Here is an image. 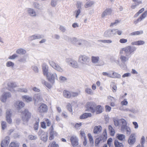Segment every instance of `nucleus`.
Returning <instances> with one entry per match:
<instances>
[{
    "label": "nucleus",
    "instance_id": "nucleus-1",
    "mask_svg": "<svg viewBox=\"0 0 147 147\" xmlns=\"http://www.w3.org/2000/svg\"><path fill=\"white\" fill-rule=\"evenodd\" d=\"M120 55L119 56V59L120 60L122 64L119 65L121 68L123 69H125L127 67L126 63L128 62L129 59L130 57L126 55L123 54V51H120Z\"/></svg>",
    "mask_w": 147,
    "mask_h": 147
},
{
    "label": "nucleus",
    "instance_id": "nucleus-2",
    "mask_svg": "<svg viewBox=\"0 0 147 147\" xmlns=\"http://www.w3.org/2000/svg\"><path fill=\"white\" fill-rule=\"evenodd\" d=\"M136 48L134 46H127L122 49V51L124 52V54L131 57V55L136 50Z\"/></svg>",
    "mask_w": 147,
    "mask_h": 147
},
{
    "label": "nucleus",
    "instance_id": "nucleus-3",
    "mask_svg": "<svg viewBox=\"0 0 147 147\" xmlns=\"http://www.w3.org/2000/svg\"><path fill=\"white\" fill-rule=\"evenodd\" d=\"M90 61L89 57L85 55H81L78 57V61L83 65H88Z\"/></svg>",
    "mask_w": 147,
    "mask_h": 147
},
{
    "label": "nucleus",
    "instance_id": "nucleus-4",
    "mask_svg": "<svg viewBox=\"0 0 147 147\" xmlns=\"http://www.w3.org/2000/svg\"><path fill=\"white\" fill-rule=\"evenodd\" d=\"M32 114L28 110L26 109L22 113V119L23 121L25 123H27L31 117Z\"/></svg>",
    "mask_w": 147,
    "mask_h": 147
},
{
    "label": "nucleus",
    "instance_id": "nucleus-5",
    "mask_svg": "<svg viewBox=\"0 0 147 147\" xmlns=\"http://www.w3.org/2000/svg\"><path fill=\"white\" fill-rule=\"evenodd\" d=\"M66 62L70 67L74 68H78L79 65L77 61L74 59L70 58H67L65 60Z\"/></svg>",
    "mask_w": 147,
    "mask_h": 147
},
{
    "label": "nucleus",
    "instance_id": "nucleus-6",
    "mask_svg": "<svg viewBox=\"0 0 147 147\" xmlns=\"http://www.w3.org/2000/svg\"><path fill=\"white\" fill-rule=\"evenodd\" d=\"M46 76L48 80L52 83H54L55 79H57V75L55 73L49 72Z\"/></svg>",
    "mask_w": 147,
    "mask_h": 147
},
{
    "label": "nucleus",
    "instance_id": "nucleus-7",
    "mask_svg": "<svg viewBox=\"0 0 147 147\" xmlns=\"http://www.w3.org/2000/svg\"><path fill=\"white\" fill-rule=\"evenodd\" d=\"M87 110L92 113L95 112V108L96 105L95 103L90 102H88L86 103Z\"/></svg>",
    "mask_w": 147,
    "mask_h": 147
},
{
    "label": "nucleus",
    "instance_id": "nucleus-8",
    "mask_svg": "<svg viewBox=\"0 0 147 147\" xmlns=\"http://www.w3.org/2000/svg\"><path fill=\"white\" fill-rule=\"evenodd\" d=\"M115 31L114 29H108L105 31L104 36L107 37H111L115 35Z\"/></svg>",
    "mask_w": 147,
    "mask_h": 147
},
{
    "label": "nucleus",
    "instance_id": "nucleus-9",
    "mask_svg": "<svg viewBox=\"0 0 147 147\" xmlns=\"http://www.w3.org/2000/svg\"><path fill=\"white\" fill-rule=\"evenodd\" d=\"M39 135H41L40 139L44 142H46L48 139V134L42 131H40L38 132Z\"/></svg>",
    "mask_w": 147,
    "mask_h": 147
},
{
    "label": "nucleus",
    "instance_id": "nucleus-10",
    "mask_svg": "<svg viewBox=\"0 0 147 147\" xmlns=\"http://www.w3.org/2000/svg\"><path fill=\"white\" fill-rule=\"evenodd\" d=\"M10 141V137L9 136H6L1 142V147H7Z\"/></svg>",
    "mask_w": 147,
    "mask_h": 147
},
{
    "label": "nucleus",
    "instance_id": "nucleus-11",
    "mask_svg": "<svg viewBox=\"0 0 147 147\" xmlns=\"http://www.w3.org/2000/svg\"><path fill=\"white\" fill-rule=\"evenodd\" d=\"M25 104L20 101H17L14 104V106L16 109L18 111L24 107Z\"/></svg>",
    "mask_w": 147,
    "mask_h": 147
},
{
    "label": "nucleus",
    "instance_id": "nucleus-12",
    "mask_svg": "<svg viewBox=\"0 0 147 147\" xmlns=\"http://www.w3.org/2000/svg\"><path fill=\"white\" fill-rule=\"evenodd\" d=\"M42 98L40 94H35L33 96V100L34 101V105H36L38 101H42Z\"/></svg>",
    "mask_w": 147,
    "mask_h": 147
},
{
    "label": "nucleus",
    "instance_id": "nucleus-13",
    "mask_svg": "<svg viewBox=\"0 0 147 147\" xmlns=\"http://www.w3.org/2000/svg\"><path fill=\"white\" fill-rule=\"evenodd\" d=\"M47 110V106L44 104H42L38 109V111L41 113L46 112Z\"/></svg>",
    "mask_w": 147,
    "mask_h": 147
},
{
    "label": "nucleus",
    "instance_id": "nucleus-14",
    "mask_svg": "<svg viewBox=\"0 0 147 147\" xmlns=\"http://www.w3.org/2000/svg\"><path fill=\"white\" fill-rule=\"evenodd\" d=\"M50 136L49 138L50 140H52L54 138V136H56L57 133L54 130L53 125H52L49 128Z\"/></svg>",
    "mask_w": 147,
    "mask_h": 147
},
{
    "label": "nucleus",
    "instance_id": "nucleus-15",
    "mask_svg": "<svg viewBox=\"0 0 147 147\" xmlns=\"http://www.w3.org/2000/svg\"><path fill=\"white\" fill-rule=\"evenodd\" d=\"M11 96V94L9 92L5 93L2 95L1 98V100L2 102H5L6 101V100L7 99L10 97Z\"/></svg>",
    "mask_w": 147,
    "mask_h": 147
},
{
    "label": "nucleus",
    "instance_id": "nucleus-16",
    "mask_svg": "<svg viewBox=\"0 0 147 147\" xmlns=\"http://www.w3.org/2000/svg\"><path fill=\"white\" fill-rule=\"evenodd\" d=\"M44 37V36L42 35L39 34H36L33 35L29 37L28 40L31 41L34 40L40 39Z\"/></svg>",
    "mask_w": 147,
    "mask_h": 147
},
{
    "label": "nucleus",
    "instance_id": "nucleus-17",
    "mask_svg": "<svg viewBox=\"0 0 147 147\" xmlns=\"http://www.w3.org/2000/svg\"><path fill=\"white\" fill-rule=\"evenodd\" d=\"M70 140L73 147H75L78 145V139L76 136H71L70 138Z\"/></svg>",
    "mask_w": 147,
    "mask_h": 147
},
{
    "label": "nucleus",
    "instance_id": "nucleus-18",
    "mask_svg": "<svg viewBox=\"0 0 147 147\" xmlns=\"http://www.w3.org/2000/svg\"><path fill=\"white\" fill-rule=\"evenodd\" d=\"M147 15V11H145L142 14L141 16L136 20L134 21V23L135 24H136L138 22H141L143 19Z\"/></svg>",
    "mask_w": 147,
    "mask_h": 147
},
{
    "label": "nucleus",
    "instance_id": "nucleus-19",
    "mask_svg": "<svg viewBox=\"0 0 147 147\" xmlns=\"http://www.w3.org/2000/svg\"><path fill=\"white\" fill-rule=\"evenodd\" d=\"M42 71L43 75L46 76L49 72H48V66L45 63H43L42 65Z\"/></svg>",
    "mask_w": 147,
    "mask_h": 147
},
{
    "label": "nucleus",
    "instance_id": "nucleus-20",
    "mask_svg": "<svg viewBox=\"0 0 147 147\" xmlns=\"http://www.w3.org/2000/svg\"><path fill=\"white\" fill-rule=\"evenodd\" d=\"M128 142L130 145L133 144L136 141L135 137L134 134H131L128 140Z\"/></svg>",
    "mask_w": 147,
    "mask_h": 147
},
{
    "label": "nucleus",
    "instance_id": "nucleus-21",
    "mask_svg": "<svg viewBox=\"0 0 147 147\" xmlns=\"http://www.w3.org/2000/svg\"><path fill=\"white\" fill-rule=\"evenodd\" d=\"M121 123H122V125L121 127V131H124L125 127L127 126V123L126 120L123 119H121Z\"/></svg>",
    "mask_w": 147,
    "mask_h": 147
},
{
    "label": "nucleus",
    "instance_id": "nucleus-22",
    "mask_svg": "<svg viewBox=\"0 0 147 147\" xmlns=\"http://www.w3.org/2000/svg\"><path fill=\"white\" fill-rule=\"evenodd\" d=\"M102 129V127L100 125L96 126L93 130V133L95 134H98L100 133Z\"/></svg>",
    "mask_w": 147,
    "mask_h": 147
},
{
    "label": "nucleus",
    "instance_id": "nucleus-23",
    "mask_svg": "<svg viewBox=\"0 0 147 147\" xmlns=\"http://www.w3.org/2000/svg\"><path fill=\"white\" fill-rule=\"evenodd\" d=\"M85 86L86 87L85 89V92L86 93L90 95H93L94 92L90 88L88 87L87 85H86Z\"/></svg>",
    "mask_w": 147,
    "mask_h": 147
},
{
    "label": "nucleus",
    "instance_id": "nucleus-24",
    "mask_svg": "<svg viewBox=\"0 0 147 147\" xmlns=\"http://www.w3.org/2000/svg\"><path fill=\"white\" fill-rule=\"evenodd\" d=\"M63 96L66 98H71V92H70L66 90L63 91Z\"/></svg>",
    "mask_w": 147,
    "mask_h": 147
},
{
    "label": "nucleus",
    "instance_id": "nucleus-25",
    "mask_svg": "<svg viewBox=\"0 0 147 147\" xmlns=\"http://www.w3.org/2000/svg\"><path fill=\"white\" fill-rule=\"evenodd\" d=\"M112 13L111 10H105L102 14V17L104 18L107 15H111Z\"/></svg>",
    "mask_w": 147,
    "mask_h": 147
},
{
    "label": "nucleus",
    "instance_id": "nucleus-26",
    "mask_svg": "<svg viewBox=\"0 0 147 147\" xmlns=\"http://www.w3.org/2000/svg\"><path fill=\"white\" fill-rule=\"evenodd\" d=\"M102 108L100 105H98L95 108V111H96V113L99 114L102 112Z\"/></svg>",
    "mask_w": 147,
    "mask_h": 147
},
{
    "label": "nucleus",
    "instance_id": "nucleus-27",
    "mask_svg": "<svg viewBox=\"0 0 147 147\" xmlns=\"http://www.w3.org/2000/svg\"><path fill=\"white\" fill-rule=\"evenodd\" d=\"M99 59V57L98 56L95 57L92 56L91 57L92 62L93 63L95 64H96L98 63Z\"/></svg>",
    "mask_w": 147,
    "mask_h": 147
},
{
    "label": "nucleus",
    "instance_id": "nucleus-28",
    "mask_svg": "<svg viewBox=\"0 0 147 147\" xmlns=\"http://www.w3.org/2000/svg\"><path fill=\"white\" fill-rule=\"evenodd\" d=\"M91 114L90 113H85L80 116V119H84L87 118L91 116Z\"/></svg>",
    "mask_w": 147,
    "mask_h": 147
},
{
    "label": "nucleus",
    "instance_id": "nucleus-29",
    "mask_svg": "<svg viewBox=\"0 0 147 147\" xmlns=\"http://www.w3.org/2000/svg\"><path fill=\"white\" fill-rule=\"evenodd\" d=\"M22 99H24L27 102H31L32 100V98L27 95H24L22 96Z\"/></svg>",
    "mask_w": 147,
    "mask_h": 147
},
{
    "label": "nucleus",
    "instance_id": "nucleus-30",
    "mask_svg": "<svg viewBox=\"0 0 147 147\" xmlns=\"http://www.w3.org/2000/svg\"><path fill=\"white\" fill-rule=\"evenodd\" d=\"M16 53L20 55H23L26 53V50L22 48L18 49L16 50Z\"/></svg>",
    "mask_w": 147,
    "mask_h": 147
},
{
    "label": "nucleus",
    "instance_id": "nucleus-31",
    "mask_svg": "<svg viewBox=\"0 0 147 147\" xmlns=\"http://www.w3.org/2000/svg\"><path fill=\"white\" fill-rule=\"evenodd\" d=\"M35 10H28V13L29 15L31 16H36L37 15V12Z\"/></svg>",
    "mask_w": 147,
    "mask_h": 147
},
{
    "label": "nucleus",
    "instance_id": "nucleus-32",
    "mask_svg": "<svg viewBox=\"0 0 147 147\" xmlns=\"http://www.w3.org/2000/svg\"><path fill=\"white\" fill-rule=\"evenodd\" d=\"M108 129L111 136H113L115 133V130L112 126L110 125L108 126Z\"/></svg>",
    "mask_w": 147,
    "mask_h": 147
},
{
    "label": "nucleus",
    "instance_id": "nucleus-33",
    "mask_svg": "<svg viewBox=\"0 0 147 147\" xmlns=\"http://www.w3.org/2000/svg\"><path fill=\"white\" fill-rule=\"evenodd\" d=\"M111 87H112V90L113 92H116L117 90V87L116 84L113 82H111L110 85Z\"/></svg>",
    "mask_w": 147,
    "mask_h": 147
},
{
    "label": "nucleus",
    "instance_id": "nucleus-34",
    "mask_svg": "<svg viewBox=\"0 0 147 147\" xmlns=\"http://www.w3.org/2000/svg\"><path fill=\"white\" fill-rule=\"evenodd\" d=\"M114 144L115 147H123L122 143L119 142L117 140H115Z\"/></svg>",
    "mask_w": 147,
    "mask_h": 147
},
{
    "label": "nucleus",
    "instance_id": "nucleus-35",
    "mask_svg": "<svg viewBox=\"0 0 147 147\" xmlns=\"http://www.w3.org/2000/svg\"><path fill=\"white\" fill-rule=\"evenodd\" d=\"M88 136L89 138V140L91 145L92 146H93L94 144V141L93 140V137L91 134L90 133H88Z\"/></svg>",
    "mask_w": 147,
    "mask_h": 147
},
{
    "label": "nucleus",
    "instance_id": "nucleus-36",
    "mask_svg": "<svg viewBox=\"0 0 147 147\" xmlns=\"http://www.w3.org/2000/svg\"><path fill=\"white\" fill-rule=\"evenodd\" d=\"M54 69L57 71L61 72H62L63 71V69L57 64L56 65Z\"/></svg>",
    "mask_w": 147,
    "mask_h": 147
},
{
    "label": "nucleus",
    "instance_id": "nucleus-37",
    "mask_svg": "<svg viewBox=\"0 0 147 147\" xmlns=\"http://www.w3.org/2000/svg\"><path fill=\"white\" fill-rule=\"evenodd\" d=\"M113 76L111 78H120L121 77V75L115 72H113Z\"/></svg>",
    "mask_w": 147,
    "mask_h": 147
},
{
    "label": "nucleus",
    "instance_id": "nucleus-38",
    "mask_svg": "<svg viewBox=\"0 0 147 147\" xmlns=\"http://www.w3.org/2000/svg\"><path fill=\"white\" fill-rule=\"evenodd\" d=\"M19 144L17 142H12L10 144L9 147H19Z\"/></svg>",
    "mask_w": 147,
    "mask_h": 147
},
{
    "label": "nucleus",
    "instance_id": "nucleus-39",
    "mask_svg": "<svg viewBox=\"0 0 147 147\" xmlns=\"http://www.w3.org/2000/svg\"><path fill=\"white\" fill-rule=\"evenodd\" d=\"M113 121L115 125L116 126L119 125L121 123V119H118L117 118L114 119Z\"/></svg>",
    "mask_w": 147,
    "mask_h": 147
},
{
    "label": "nucleus",
    "instance_id": "nucleus-40",
    "mask_svg": "<svg viewBox=\"0 0 147 147\" xmlns=\"http://www.w3.org/2000/svg\"><path fill=\"white\" fill-rule=\"evenodd\" d=\"M94 3V2L93 1H88L85 5V7L86 8H87L89 7L92 6Z\"/></svg>",
    "mask_w": 147,
    "mask_h": 147
},
{
    "label": "nucleus",
    "instance_id": "nucleus-41",
    "mask_svg": "<svg viewBox=\"0 0 147 147\" xmlns=\"http://www.w3.org/2000/svg\"><path fill=\"white\" fill-rule=\"evenodd\" d=\"M143 31L142 30H141L140 31H137L134 32L132 33H131L130 34V35L131 36H134L135 35H138L140 34H143Z\"/></svg>",
    "mask_w": 147,
    "mask_h": 147
},
{
    "label": "nucleus",
    "instance_id": "nucleus-42",
    "mask_svg": "<svg viewBox=\"0 0 147 147\" xmlns=\"http://www.w3.org/2000/svg\"><path fill=\"white\" fill-rule=\"evenodd\" d=\"M117 138L120 140L122 141L125 138V136L123 134H117Z\"/></svg>",
    "mask_w": 147,
    "mask_h": 147
},
{
    "label": "nucleus",
    "instance_id": "nucleus-43",
    "mask_svg": "<svg viewBox=\"0 0 147 147\" xmlns=\"http://www.w3.org/2000/svg\"><path fill=\"white\" fill-rule=\"evenodd\" d=\"M99 138V140H100V142L102 141V142H103L106 141L107 138V136H103L102 135V136H100L99 138Z\"/></svg>",
    "mask_w": 147,
    "mask_h": 147
},
{
    "label": "nucleus",
    "instance_id": "nucleus-44",
    "mask_svg": "<svg viewBox=\"0 0 147 147\" xmlns=\"http://www.w3.org/2000/svg\"><path fill=\"white\" fill-rule=\"evenodd\" d=\"M48 147H59V146L55 142H53L49 144Z\"/></svg>",
    "mask_w": 147,
    "mask_h": 147
},
{
    "label": "nucleus",
    "instance_id": "nucleus-45",
    "mask_svg": "<svg viewBox=\"0 0 147 147\" xmlns=\"http://www.w3.org/2000/svg\"><path fill=\"white\" fill-rule=\"evenodd\" d=\"M1 129L3 130H5L7 127V123L6 122L2 121L1 122Z\"/></svg>",
    "mask_w": 147,
    "mask_h": 147
},
{
    "label": "nucleus",
    "instance_id": "nucleus-46",
    "mask_svg": "<svg viewBox=\"0 0 147 147\" xmlns=\"http://www.w3.org/2000/svg\"><path fill=\"white\" fill-rule=\"evenodd\" d=\"M17 91L20 92H24L26 93L27 92V90L26 88H18L17 89Z\"/></svg>",
    "mask_w": 147,
    "mask_h": 147
},
{
    "label": "nucleus",
    "instance_id": "nucleus-47",
    "mask_svg": "<svg viewBox=\"0 0 147 147\" xmlns=\"http://www.w3.org/2000/svg\"><path fill=\"white\" fill-rule=\"evenodd\" d=\"M98 42L104 43H111L112 42V41L111 40H98Z\"/></svg>",
    "mask_w": 147,
    "mask_h": 147
},
{
    "label": "nucleus",
    "instance_id": "nucleus-48",
    "mask_svg": "<svg viewBox=\"0 0 147 147\" xmlns=\"http://www.w3.org/2000/svg\"><path fill=\"white\" fill-rule=\"evenodd\" d=\"M28 138L30 140H35L37 139V137L36 135H30L28 136Z\"/></svg>",
    "mask_w": 147,
    "mask_h": 147
},
{
    "label": "nucleus",
    "instance_id": "nucleus-49",
    "mask_svg": "<svg viewBox=\"0 0 147 147\" xmlns=\"http://www.w3.org/2000/svg\"><path fill=\"white\" fill-rule=\"evenodd\" d=\"M6 65L7 67H13L14 63L11 61H7L6 63Z\"/></svg>",
    "mask_w": 147,
    "mask_h": 147
},
{
    "label": "nucleus",
    "instance_id": "nucleus-50",
    "mask_svg": "<svg viewBox=\"0 0 147 147\" xmlns=\"http://www.w3.org/2000/svg\"><path fill=\"white\" fill-rule=\"evenodd\" d=\"M8 87L11 88H15L17 86L15 82H11L7 84Z\"/></svg>",
    "mask_w": 147,
    "mask_h": 147
},
{
    "label": "nucleus",
    "instance_id": "nucleus-51",
    "mask_svg": "<svg viewBox=\"0 0 147 147\" xmlns=\"http://www.w3.org/2000/svg\"><path fill=\"white\" fill-rule=\"evenodd\" d=\"M49 63L50 66L53 68L57 64L56 63L54 62L52 60L49 61Z\"/></svg>",
    "mask_w": 147,
    "mask_h": 147
},
{
    "label": "nucleus",
    "instance_id": "nucleus-52",
    "mask_svg": "<svg viewBox=\"0 0 147 147\" xmlns=\"http://www.w3.org/2000/svg\"><path fill=\"white\" fill-rule=\"evenodd\" d=\"M79 40L77 39V38H75V37H74L73 38H71V42H72L74 43V44H75V45L76 46L78 45V41Z\"/></svg>",
    "mask_w": 147,
    "mask_h": 147
},
{
    "label": "nucleus",
    "instance_id": "nucleus-53",
    "mask_svg": "<svg viewBox=\"0 0 147 147\" xmlns=\"http://www.w3.org/2000/svg\"><path fill=\"white\" fill-rule=\"evenodd\" d=\"M63 38L65 40L68 42L71 41V37L66 35L63 36Z\"/></svg>",
    "mask_w": 147,
    "mask_h": 147
},
{
    "label": "nucleus",
    "instance_id": "nucleus-54",
    "mask_svg": "<svg viewBox=\"0 0 147 147\" xmlns=\"http://www.w3.org/2000/svg\"><path fill=\"white\" fill-rule=\"evenodd\" d=\"M82 5V3L80 1H77V2L76 6L78 9H80L81 6Z\"/></svg>",
    "mask_w": 147,
    "mask_h": 147
},
{
    "label": "nucleus",
    "instance_id": "nucleus-55",
    "mask_svg": "<svg viewBox=\"0 0 147 147\" xmlns=\"http://www.w3.org/2000/svg\"><path fill=\"white\" fill-rule=\"evenodd\" d=\"M66 107L69 111L70 112H71L72 111V107L70 103H68Z\"/></svg>",
    "mask_w": 147,
    "mask_h": 147
},
{
    "label": "nucleus",
    "instance_id": "nucleus-56",
    "mask_svg": "<svg viewBox=\"0 0 147 147\" xmlns=\"http://www.w3.org/2000/svg\"><path fill=\"white\" fill-rule=\"evenodd\" d=\"M67 79L65 77L62 76H61L59 78V80L61 82H66Z\"/></svg>",
    "mask_w": 147,
    "mask_h": 147
},
{
    "label": "nucleus",
    "instance_id": "nucleus-57",
    "mask_svg": "<svg viewBox=\"0 0 147 147\" xmlns=\"http://www.w3.org/2000/svg\"><path fill=\"white\" fill-rule=\"evenodd\" d=\"M6 117H11V112L10 110H7L6 113Z\"/></svg>",
    "mask_w": 147,
    "mask_h": 147
},
{
    "label": "nucleus",
    "instance_id": "nucleus-58",
    "mask_svg": "<svg viewBox=\"0 0 147 147\" xmlns=\"http://www.w3.org/2000/svg\"><path fill=\"white\" fill-rule=\"evenodd\" d=\"M120 22V21L116 20L115 21V22L112 23L111 24L110 26L111 27H113L114 26H116L117 25L118 23H119Z\"/></svg>",
    "mask_w": 147,
    "mask_h": 147
},
{
    "label": "nucleus",
    "instance_id": "nucleus-59",
    "mask_svg": "<svg viewBox=\"0 0 147 147\" xmlns=\"http://www.w3.org/2000/svg\"><path fill=\"white\" fill-rule=\"evenodd\" d=\"M114 30H115V35L117 33L119 35H121V34L122 32V31L118 30V29H114Z\"/></svg>",
    "mask_w": 147,
    "mask_h": 147
},
{
    "label": "nucleus",
    "instance_id": "nucleus-60",
    "mask_svg": "<svg viewBox=\"0 0 147 147\" xmlns=\"http://www.w3.org/2000/svg\"><path fill=\"white\" fill-rule=\"evenodd\" d=\"M45 121L48 126H50L51 125V121L48 119H45Z\"/></svg>",
    "mask_w": 147,
    "mask_h": 147
},
{
    "label": "nucleus",
    "instance_id": "nucleus-61",
    "mask_svg": "<svg viewBox=\"0 0 147 147\" xmlns=\"http://www.w3.org/2000/svg\"><path fill=\"white\" fill-rule=\"evenodd\" d=\"M57 0H52L51 1V4L52 6L55 7L57 5Z\"/></svg>",
    "mask_w": 147,
    "mask_h": 147
},
{
    "label": "nucleus",
    "instance_id": "nucleus-62",
    "mask_svg": "<svg viewBox=\"0 0 147 147\" xmlns=\"http://www.w3.org/2000/svg\"><path fill=\"white\" fill-rule=\"evenodd\" d=\"M59 29L63 32H65L66 30L65 28L62 25L60 26Z\"/></svg>",
    "mask_w": 147,
    "mask_h": 147
},
{
    "label": "nucleus",
    "instance_id": "nucleus-63",
    "mask_svg": "<svg viewBox=\"0 0 147 147\" xmlns=\"http://www.w3.org/2000/svg\"><path fill=\"white\" fill-rule=\"evenodd\" d=\"M44 84L46 86L47 88H50L52 87V86L48 82H47L45 81H44Z\"/></svg>",
    "mask_w": 147,
    "mask_h": 147
},
{
    "label": "nucleus",
    "instance_id": "nucleus-64",
    "mask_svg": "<svg viewBox=\"0 0 147 147\" xmlns=\"http://www.w3.org/2000/svg\"><path fill=\"white\" fill-rule=\"evenodd\" d=\"M39 126V123L38 122H36L34 125V128L35 130L38 129Z\"/></svg>",
    "mask_w": 147,
    "mask_h": 147
}]
</instances>
